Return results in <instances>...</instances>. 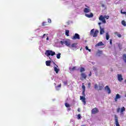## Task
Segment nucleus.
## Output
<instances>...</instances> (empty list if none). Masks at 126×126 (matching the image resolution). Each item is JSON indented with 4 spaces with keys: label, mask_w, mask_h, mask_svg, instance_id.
I'll list each match as a JSON object with an SVG mask.
<instances>
[{
    "label": "nucleus",
    "mask_w": 126,
    "mask_h": 126,
    "mask_svg": "<svg viewBox=\"0 0 126 126\" xmlns=\"http://www.w3.org/2000/svg\"><path fill=\"white\" fill-rule=\"evenodd\" d=\"M98 34H99V31H98V30H95H95L93 29L91 31L90 35L93 37H97Z\"/></svg>",
    "instance_id": "nucleus-1"
},
{
    "label": "nucleus",
    "mask_w": 126,
    "mask_h": 126,
    "mask_svg": "<svg viewBox=\"0 0 126 126\" xmlns=\"http://www.w3.org/2000/svg\"><path fill=\"white\" fill-rule=\"evenodd\" d=\"M83 96H80V100H81L84 105H86V98H85V91H83L82 93Z\"/></svg>",
    "instance_id": "nucleus-2"
},
{
    "label": "nucleus",
    "mask_w": 126,
    "mask_h": 126,
    "mask_svg": "<svg viewBox=\"0 0 126 126\" xmlns=\"http://www.w3.org/2000/svg\"><path fill=\"white\" fill-rule=\"evenodd\" d=\"M45 55L47 57H50V56H52V57H53V56H55V55H56V52H53L52 50H46L45 53Z\"/></svg>",
    "instance_id": "nucleus-3"
},
{
    "label": "nucleus",
    "mask_w": 126,
    "mask_h": 126,
    "mask_svg": "<svg viewBox=\"0 0 126 126\" xmlns=\"http://www.w3.org/2000/svg\"><path fill=\"white\" fill-rule=\"evenodd\" d=\"M91 113L92 115H95L96 114H97V113H99V110L98 109V108L95 107L92 110Z\"/></svg>",
    "instance_id": "nucleus-4"
},
{
    "label": "nucleus",
    "mask_w": 126,
    "mask_h": 126,
    "mask_svg": "<svg viewBox=\"0 0 126 126\" xmlns=\"http://www.w3.org/2000/svg\"><path fill=\"white\" fill-rule=\"evenodd\" d=\"M72 40H79L80 39V36L78 33H75V35L72 37Z\"/></svg>",
    "instance_id": "nucleus-5"
},
{
    "label": "nucleus",
    "mask_w": 126,
    "mask_h": 126,
    "mask_svg": "<svg viewBox=\"0 0 126 126\" xmlns=\"http://www.w3.org/2000/svg\"><path fill=\"white\" fill-rule=\"evenodd\" d=\"M115 117V125L116 126H120V124H119V119L118 118V116L116 115H114Z\"/></svg>",
    "instance_id": "nucleus-6"
},
{
    "label": "nucleus",
    "mask_w": 126,
    "mask_h": 126,
    "mask_svg": "<svg viewBox=\"0 0 126 126\" xmlns=\"http://www.w3.org/2000/svg\"><path fill=\"white\" fill-rule=\"evenodd\" d=\"M120 111H121V113H123V112H125V111H126V108H125V107H123L121 108H118L117 109V113H120Z\"/></svg>",
    "instance_id": "nucleus-7"
},
{
    "label": "nucleus",
    "mask_w": 126,
    "mask_h": 126,
    "mask_svg": "<svg viewBox=\"0 0 126 126\" xmlns=\"http://www.w3.org/2000/svg\"><path fill=\"white\" fill-rule=\"evenodd\" d=\"M121 98H122V96H121L120 94H117L114 98L115 102H118V100H119V99H121Z\"/></svg>",
    "instance_id": "nucleus-8"
},
{
    "label": "nucleus",
    "mask_w": 126,
    "mask_h": 126,
    "mask_svg": "<svg viewBox=\"0 0 126 126\" xmlns=\"http://www.w3.org/2000/svg\"><path fill=\"white\" fill-rule=\"evenodd\" d=\"M117 77H118V81H120V82H122V81L124 80V78H123V76L122 75V74H118Z\"/></svg>",
    "instance_id": "nucleus-9"
},
{
    "label": "nucleus",
    "mask_w": 126,
    "mask_h": 126,
    "mask_svg": "<svg viewBox=\"0 0 126 126\" xmlns=\"http://www.w3.org/2000/svg\"><path fill=\"white\" fill-rule=\"evenodd\" d=\"M99 20L102 21L103 23H106V20L105 19V17H103V15L100 16Z\"/></svg>",
    "instance_id": "nucleus-10"
},
{
    "label": "nucleus",
    "mask_w": 126,
    "mask_h": 126,
    "mask_svg": "<svg viewBox=\"0 0 126 126\" xmlns=\"http://www.w3.org/2000/svg\"><path fill=\"white\" fill-rule=\"evenodd\" d=\"M104 89L107 91L108 94H111V89L108 86H105Z\"/></svg>",
    "instance_id": "nucleus-11"
},
{
    "label": "nucleus",
    "mask_w": 126,
    "mask_h": 126,
    "mask_svg": "<svg viewBox=\"0 0 126 126\" xmlns=\"http://www.w3.org/2000/svg\"><path fill=\"white\" fill-rule=\"evenodd\" d=\"M85 16L88 17V18H91L94 16V15L92 13H91L90 14H85Z\"/></svg>",
    "instance_id": "nucleus-12"
},
{
    "label": "nucleus",
    "mask_w": 126,
    "mask_h": 126,
    "mask_svg": "<svg viewBox=\"0 0 126 126\" xmlns=\"http://www.w3.org/2000/svg\"><path fill=\"white\" fill-rule=\"evenodd\" d=\"M91 11V9L88 8H85L84 9V12L85 13H88V12H90Z\"/></svg>",
    "instance_id": "nucleus-13"
},
{
    "label": "nucleus",
    "mask_w": 126,
    "mask_h": 126,
    "mask_svg": "<svg viewBox=\"0 0 126 126\" xmlns=\"http://www.w3.org/2000/svg\"><path fill=\"white\" fill-rule=\"evenodd\" d=\"M77 43H74L72 44L71 46H70V48H75V49H76L77 48Z\"/></svg>",
    "instance_id": "nucleus-14"
},
{
    "label": "nucleus",
    "mask_w": 126,
    "mask_h": 126,
    "mask_svg": "<svg viewBox=\"0 0 126 126\" xmlns=\"http://www.w3.org/2000/svg\"><path fill=\"white\" fill-rule=\"evenodd\" d=\"M95 46V47H99V46H104V43H103V42L100 41L97 44H96Z\"/></svg>",
    "instance_id": "nucleus-15"
},
{
    "label": "nucleus",
    "mask_w": 126,
    "mask_h": 126,
    "mask_svg": "<svg viewBox=\"0 0 126 126\" xmlns=\"http://www.w3.org/2000/svg\"><path fill=\"white\" fill-rule=\"evenodd\" d=\"M81 75L84 79H86V78L87 77V75L85 73H81Z\"/></svg>",
    "instance_id": "nucleus-16"
},
{
    "label": "nucleus",
    "mask_w": 126,
    "mask_h": 126,
    "mask_svg": "<svg viewBox=\"0 0 126 126\" xmlns=\"http://www.w3.org/2000/svg\"><path fill=\"white\" fill-rule=\"evenodd\" d=\"M64 44L67 46V47H70V42L67 40L64 41Z\"/></svg>",
    "instance_id": "nucleus-17"
},
{
    "label": "nucleus",
    "mask_w": 126,
    "mask_h": 126,
    "mask_svg": "<svg viewBox=\"0 0 126 126\" xmlns=\"http://www.w3.org/2000/svg\"><path fill=\"white\" fill-rule=\"evenodd\" d=\"M100 35H103V34H104V33L105 32V31H104V29H102L100 26Z\"/></svg>",
    "instance_id": "nucleus-18"
},
{
    "label": "nucleus",
    "mask_w": 126,
    "mask_h": 126,
    "mask_svg": "<svg viewBox=\"0 0 126 126\" xmlns=\"http://www.w3.org/2000/svg\"><path fill=\"white\" fill-rule=\"evenodd\" d=\"M51 63H52V62L51 61H46L45 63H46L47 66H50V65H51Z\"/></svg>",
    "instance_id": "nucleus-19"
},
{
    "label": "nucleus",
    "mask_w": 126,
    "mask_h": 126,
    "mask_svg": "<svg viewBox=\"0 0 126 126\" xmlns=\"http://www.w3.org/2000/svg\"><path fill=\"white\" fill-rule=\"evenodd\" d=\"M54 71H55L56 73H59V71H60V69L58 68V67H54Z\"/></svg>",
    "instance_id": "nucleus-20"
},
{
    "label": "nucleus",
    "mask_w": 126,
    "mask_h": 126,
    "mask_svg": "<svg viewBox=\"0 0 126 126\" xmlns=\"http://www.w3.org/2000/svg\"><path fill=\"white\" fill-rule=\"evenodd\" d=\"M123 61H124L125 63H126V54H123Z\"/></svg>",
    "instance_id": "nucleus-21"
},
{
    "label": "nucleus",
    "mask_w": 126,
    "mask_h": 126,
    "mask_svg": "<svg viewBox=\"0 0 126 126\" xmlns=\"http://www.w3.org/2000/svg\"><path fill=\"white\" fill-rule=\"evenodd\" d=\"M76 69V66H74L72 68H69L70 71H74Z\"/></svg>",
    "instance_id": "nucleus-22"
},
{
    "label": "nucleus",
    "mask_w": 126,
    "mask_h": 126,
    "mask_svg": "<svg viewBox=\"0 0 126 126\" xmlns=\"http://www.w3.org/2000/svg\"><path fill=\"white\" fill-rule=\"evenodd\" d=\"M65 34L66 36H69V30H66Z\"/></svg>",
    "instance_id": "nucleus-23"
},
{
    "label": "nucleus",
    "mask_w": 126,
    "mask_h": 126,
    "mask_svg": "<svg viewBox=\"0 0 126 126\" xmlns=\"http://www.w3.org/2000/svg\"><path fill=\"white\" fill-rule=\"evenodd\" d=\"M102 53H103V52L102 51L98 50L97 53V55H98V56L99 57H100V56H101V55H102Z\"/></svg>",
    "instance_id": "nucleus-24"
},
{
    "label": "nucleus",
    "mask_w": 126,
    "mask_h": 126,
    "mask_svg": "<svg viewBox=\"0 0 126 126\" xmlns=\"http://www.w3.org/2000/svg\"><path fill=\"white\" fill-rule=\"evenodd\" d=\"M61 87H62V84L56 87V90H59V88H61Z\"/></svg>",
    "instance_id": "nucleus-25"
},
{
    "label": "nucleus",
    "mask_w": 126,
    "mask_h": 126,
    "mask_svg": "<svg viewBox=\"0 0 126 126\" xmlns=\"http://www.w3.org/2000/svg\"><path fill=\"white\" fill-rule=\"evenodd\" d=\"M106 40H109V38H110V35H109V33L108 32H106Z\"/></svg>",
    "instance_id": "nucleus-26"
},
{
    "label": "nucleus",
    "mask_w": 126,
    "mask_h": 126,
    "mask_svg": "<svg viewBox=\"0 0 126 126\" xmlns=\"http://www.w3.org/2000/svg\"><path fill=\"white\" fill-rule=\"evenodd\" d=\"M121 23L122 25H123V26H126V21H125L124 20H123Z\"/></svg>",
    "instance_id": "nucleus-27"
},
{
    "label": "nucleus",
    "mask_w": 126,
    "mask_h": 126,
    "mask_svg": "<svg viewBox=\"0 0 126 126\" xmlns=\"http://www.w3.org/2000/svg\"><path fill=\"white\" fill-rule=\"evenodd\" d=\"M46 25H48V24L46 22H43L42 23V26H46Z\"/></svg>",
    "instance_id": "nucleus-28"
},
{
    "label": "nucleus",
    "mask_w": 126,
    "mask_h": 126,
    "mask_svg": "<svg viewBox=\"0 0 126 126\" xmlns=\"http://www.w3.org/2000/svg\"><path fill=\"white\" fill-rule=\"evenodd\" d=\"M98 90H102L103 88H104V86H98Z\"/></svg>",
    "instance_id": "nucleus-29"
},
{
    "label": "nucleus",
    "mask_w": 126,
    "mask_h": 126,
    "mask_svg": "<svg viewBox=\"0 0 126 126\" xmlns=\"http://www.w3.org/2000/svg\"><path fill=\"white\" fill-rule=\"evenodd\" d=\"M61 53H58V54H57V59H61Z\"/></svg>",
    "instance_id": "nucleus-30"
},
{
    "label": "nucleus",
    "mask_w": 126,
    "mask_h": 126,
    "mask_svg": "<svg viewBox=\"0 0 126 126\" xmlns=\"http://www.w3.org/2000/svg\"><path fill=\"white\" fill-rule=\"evenodd\" d=\"M83 71H85V69L82 67L80 68V72H83Z\"/></svg>",
    "instance_id": "nucleus-31"
},
{
    "label": "nucleus",
    "mask_w": 126,
    "mask_h": 126,
    "mask_svg": "<svg viewBox=\"0 0 126 126\" xmlns=\"http://www.w3.org/2000/svg\"><path fill=\"white\" fill-rule=\"evenodd\" d=\"M82 88L83 89V91H85V86L84 85V83H83L82 84Z\"/></svg>",
    "instance_id": "nucleus-32"
},
{
    "label": "nucleus",
    "mask_w": 126,
    "mask_h": 126,
    "mask_svg": "<svg viewBox=\"0 0 126 126\" xmlns=\"http://www.w3.org/2000/svg\"><path fill=\"white\" fill-rule=\"evenodd\" d=\"M65 106L66 108H69V107H70V105L67 103H65Z\"/></svg>",
    "instance_id": "nucleus-33"
},
{
    "label": "nucleus",
    "mask_w": 126,
    "mask_h": 126,
    "mask_svg": "<svg viewBox=\"0 0 126 126\" xmlns=\"http://www.w3.org/2000/svg\"><path fill=\"white\" fill-rule=\"evenodd\" d=\"M77 119L78 120H80L81 119V115L80 114L77 115Z\"/></svg>",
    "instance_id": "nucleus-34"
},
{
    "label": "nucleus",
    "mask_w": 126,
    "mask_h": 126,
    "mask_svg": "<svg viewBox=\"0 0 126 126\" xmlns=\"http://www.w3.org/2000/svg\"><path fill=\"white\" fill-rule=\"evenodd\" d=\"M86 50L89 51V52H91V49L88 48V46H86Z\"/></svg>",
    "instance_id": "nucleus-35"
},
{
    "label": "nucleus",
    "mask_w": 126,
    "mask_h": 126,
    "mask_svg": "<svg viewBox=\"0 0 126 126\" xmlns=\"http://www.w3.org/2000/svg\"><path fill=\"white\" fill-rule=\"evenodd\" d=\"M46 35L48 36V34H44L42 36H41V38H42V39H44V38H45V36Z\"/></svg>",
    "instance_id": "nucleus-36"
},
{
    "label": "nucleus",
    "mask_w": 126,
    "mask_h": 126,
    "mask_svg": "<svg viewBox=\"0 0 126 126\" xmlns=\"http://www.w3.org/2000/svg\"><path fill=\"white\" fill-rule=\"evenodd\" d=\"M118 47H119V49H120L121 50H122V49H123V47H122V45H121V44H119L118 45Z\"/></svg>",
    "instance_id": "nucleus-37"
},
{
    "label": "nucleus",
    "mask_w": 126,
    "mask_h": 126,
    "mask_svg": "<svg viewBox=\"0 0 126 126\" xmlns=\"http://www.w3.org/2000/svg\"><path fill=\"white\" fill-rule=\"evenodd\" d=\"M88 87L89 88H90V87H91V83H89L88 84Z\"/></svg>",
    "instance_id": "nucleus-38"
},
{
    "label": "nucleus",
    "mask_w": 126,
    "mask_h": 126,
    "mask_svg": "<svg viewBox=\"0 0 126 126\" xmlns=\"http://www.w3.org/2000/svg\"><path fill=\"white\" fill-rule=\"evenodd\" d=\"M48 23H52V20H51V19H48Z\"/></svg>",
    "instance_id": "nucleus-39"
},
{
    "label": "nucleus",
    "mask_w": 126,
    "mask_h": 126,
    "mask_svg": "<svg viewBox=\"0 0 126 126\" xmlns=\"http://www.w3.org/2000/svg\"><path fill=\"white\" fill-rule=\"evenodd\" d=\"M98 88V86H97V84L94 85V89H97Z\"/></svg>",
    "instance_id": "nucleus-40"
},
{
    "label": "nucleus",
    "mask_w": 126,
    "mask_h": 126,
    "mask_svg": "<svg viewBox=\"0 0 126 126\" xmlns=\"http://www.w3.org/2000/svg\"><path fill=\"white\" fill-rule=\"evenodd\" d=\"M109 19V16H104V19Z\"/></svg>",
    "instance_id": "nucleus-41"
},
{
    "label": "nucleus",
    "mask_w": 126,
    "mask_h": 126,
    "mask_svg": "<svg viewBox=\"0 0 126 126\" xmlns=\"http://www.w3.org/2000/svg\"><path fill=\"white\" fill-rule=\"evenodd\" d=\"M60 43H61V45H63V44H64V41H61Z\"/></svg>",
    "instance_id": "nucleus-42"
},
{
    "label": "nucleus",
    "mask_w": 126,
    "mask_h": 126,
    "mask_svg": "<svg viewBox=\"0 0 126 126\" xmlns=\"http://www.w3.org/2000/svg\"><path fill=\"white\" fill-rule=\"evenodd\" d=\"M117 36H118V37H119V38H121V37H122V35H121V34H120V33H118Z\"/></svg>",
    "instance_id": "nucleus-43"
},
{
    "label": "nucleus",
    "mask_w": 126,
    "mask_h": 126,
    "mask_svg": "<svg viewBox=\"0 0 126 126\" xmlns=\"http://www.w3.org/2000/svg\"><path fill=\"white\" fill-rule=\"evenodd\" d=\"M114 34H115V35H117L118 36V35H119V32H114Z\"/></svg>",
    "instance_id": "nucleus-44"
},
{
    "label": "nucleus",
    "mask_w": 126,
    "mask_h": 126,
    "mask_svg": "<svg viewBox=\"0 0 126 126\" xmlns=\"http://www.w3.org/2000/svg\"><path fill=\"white\" fill-rule=\"evenodd\" d=\"M110 45H112L113 44L112 39H110Z\"/></svg>",
    "instance_id": "nucleus-45"
},
{
    "label": "nucleus",
    "mask_w": 126,
    "mask_h": 126,
    "mask_svg": "<svg viewBox=\"0 0 126 126\" xmlns=\"http://www.w3.org/2000/svg\"><path fill=\"white\" fill-rule=\"evenodd\" d=\"M92 75V72L91 71L90 72V73L89 74V76H91Z\"/></svg>",
    "instance_id": "nucleus-46"
},
{
    "label": "nucleus",
    "mask_w": 126,
    "mask_h": 126,
    "mask_svg": "<svg viewBox=\"0 0 126 126\" xmlns=\"http://www.w3.org/2000/svg\"><path fill=\"white\" fill-rule=\"evenodd\" d=\"M64 84H65V85H66V84H67V82L65 81L63 82Z\"/></svg>",
    "instance_id": "nucleus-47"
},
{
    "label": "nucleus",
    "mask_w": 126,
    "mask_h": 126,
    "mask_svg": "<svg viewBox=\"0 0 126 126\" xmlns=\"http://www.w3.org/2000/svg\"><path fill=\"white\" fill-rule=\"evenodd\" d=\"M121 13H122V14H124V12H123L122 10H121Z\"/></svg>",
    "instance_id": "nucleus-48"
},
{
    "label": "nucleus",
    "mask_w": 126,
    "mask_h": 126,
    "mask_svg": "<svg viewBox=\"0 0 126 126\" xmlns=\"http://www.w3.org/2000/svg\"><path fill=\"white\" fill-rule=\"evenodd\" d=\"M77 111H78V112H80V108H78Z\"/></svg>",
    "instance_id": "nucleus-49"
},
{
    "label": "nucleus",
    "mask_w": 126,
    "mask_h": 126,
    "mask_svg": "<svg viewBox=\"0 0 126 126\" xmlns=\"http://www.w3.org/2000/svg\"><path fill=\"white\" fill-rule=\"evenodd\" d=\"M101 24H102L101 23H98V25H100Z\"/></svg>",
    "instance_id": "nucleus-50"
},
{
    "label": "nucleus",
    "mask_w": 126,
    "mask_h": 126,
    "mask_svg": "<svg viewBox=\"0 0 126 126\" xmlns=\"http://www.w3.org/2000/svg\"><path fill=\"white\" fill-rule=\"evenodd\" d=\"M46 40H49V37H47Z\"/></svg>",
    "instance_id": "nucleus-51"
},
{
    "label": "nucleus",
    "mask_w": 126,
    "mask_h": 126,
    "mask_svg": "<svg viewBox=\"0 0 126 126\" xmlns=\"http://www.w3.org/2000/svg\"><path fill=\"white\" fill-rule=\"evenodd\" d=\"M69 111H70L71 109L70 108H68Z\"/></svg>",
    "instance_id": "nucleus-52"
},
{
    "label": "nucleus",
    "mask_w": 126,
    "mask_h": 126,
    "mask_svg": "<svg viewBox=\"0 0 126 126\" xmlns=\"http://www.w3.org/2000/svg\"><path fill=\"white\" fill-rule=\"evenodd\" d=\"M85 6H86L87 7V6L86 5H85Z\"/></svg>",
    "instance_id": "nucleus-53"
},
{
    "label": "nucleus",
    "mask_w": 126,
    "mask_h": 126,
    "mask_svg": "<svg viewBox=\"0 0 126 126\" xmlns=\"http://www.w3.org/2000/svg\"><path fill=\"white\" fill-rule=\"evenodd\" d=\"M49 59H50V60H52V59H51V58H50V57H49Z\"/></svg>",
    "instance_id": "nucleus-54"
},
{
    "label": "nucleus",
    "mask_w": 126,
    "mask_h": 126,
    "mask_svg": "<svg viewBox=\"0 0 126 126\" xmlns=\"http://www.w3.org/2000/svg\"><path fill=\"white\" fill-rule=\"evenodd\" d=\"M56 66H57V67H59V66H58V65H56Z\"/></svg>",
    "instance_id": "nucleus-55"
},
{
    "label": "nucleus",
    "mask_w": 126,
    "mask_h": 126,
    "mask_svg": "<svg viewBox=\"0 0 126 126\" xmlns=\"http://www.w3.org/2000/svg\"><path fill=\"white\" fill-rule=\"evenodd\" d=\"M125 82H126V80H125Z\"/></svg>",
    "instance_id": "nucleus-56"
},
{
    "label": "nucleus",
    "mask_w": 126,
    "mask_h": 126,
    "mask_svg": "<svg viewBox=\"0 0 126 126\" xmlns=\"http://www.w3.org/2000/svg\"><path fill=\"white\" fill-rule=\"evenodd\" d=\"M102 6H103V7H104V5H102Z\"/></svg>",
    "instance_id": "nucleus-57"
}]
</instances>
